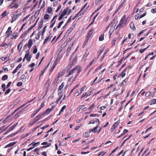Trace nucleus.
I'll use <instances>...</instances> for the list:
<instances>
[{"instance_id": "1", "label": "nucleus", "mask_w": 156, "mask_h": 156, "mask_svg": "<svg viewBox=\"0 0 156 156\" xmlns=\"http://www.w3.org/2000/svg\"><path fill=\"white\" fill-rule=\"evenodd\" d=\"M82 69L80 66H75L73 69L71 70L68 73L66 77H69L72 75L73 73L75 72L76 71H77V73L75 75L74 77L73 76L71 77L70 80L73 79L72 82H73L76 79L77 77L78 76L80 72H81Z\"/></svg>"}, {"instance_id": "2", "label": "nucleus", "mask_w": 156, "mask_h": 156, "mask_svg": "<svg viewBox=\"0 0 156 156\" xmlns=\"http://www.w3.org/2000/svg\"><path fill=\"white\" fill-rule=\"evenodd\" d=\"M126 15H124L122 16L120 20V22L116 27V29L119 28V29L123 28V27L126 26L127 23V19L126 18Z\"/></svg>"}, {"instance_id": "3", "label": "nucleus", "mask_w": 156, "mask_h": 156, "mask_svg": "<svg viewBox=\"0 0 156 156\" xmlns=\"http://www.w3.org/2000/svg\"><path fill=\"white\" fill-rule=\"evenodd\" d=\"M96 126L94 127L92 129H89V132H93L94 133H95L97 131V129L98 128V126L100 124V122L98 119H96Z\"/></svg>"}, {"instance_id": "4", "label": "nucleus", "mask_w": 156, "mask_h": 156, "mask_svg": "<svg viewBox=\"0 0 156 156\" xmlns=\"http://www.w3.org/2000/svg\"><path fill=\"white\" fill-rule=\"evenodd\" d=\"M72 57L71 56V57ZM71 58H70V62L68 65V67L70 69H71L72 66H74L75 64L77 62V57L76 56L71 61Z\"/></svg>"}, {"instance_id": "5", "label": "nucleus", "mask_w": 156, "mask_h": 156, "mask_svg": "<svg viewBox=\"0 0 156 156\" xmlns=\"http://www.w3.org/2000/svg\"><path fill=\"white\" fill-rule=\"evenodd\" d=\"M69 8L68 7L66 8L63 10V12L61 13V15L58 18L59 20H61L66 14H67Z\"/></svg>"}, {"instance_id": "6", "label": "nucleus", "mask_w": 156, "mask_h": 156, "mask_svg": "<svg viewBox=\"0 0 156 156\" xmlns=\"http://www.w3.org/2000/svg\"><path fill=\"white\" fill-rule=\"evenodd\" d=\"M93 90H91L90 91H89V92H87V91L86 93H83L81 95L80 97V99H82L83 98H86L87 97L89 96L91 94L93 93Z\"/></svg>"}, {"instance_id": "7", "label": "nucleus", "mask_w": 156, "mask_h": 156, "mask_svg": "<svg viewBox=\"0 0 156 156\" xmlns=\"http://www.w3.org/2000/svg\"><path fill=\"white\" fill-rule=\"evenodd\" d=\"M35 26V25H33L31 26L30 27H29L28 29L26 31H25L22 34L21 36V37L22 38H24L25 37L26 35L28 33H29L30 30H31L33 28H34Z\"/></svg>"}, {"instance_id": "8", "label": "nucleus", "mask_w": 156, "mask_h": 156, "mask_svg": "<svg viewBox=\"0 0 156 156\" xmlns=\"http://www.w3.org/2000/svg\"><path fill=\"white\" fill-rule=\"evenodd\" d=\"M33 44V40L32 39H30L28 42L27 44H26L24 46V48L25 49L28 46V50H30L31 48V47L32 46Z\"/></svg>"}, {"instance_id": "9", "label": "nucleus", "mask_w": 156, "mask_h": 156, "mask_svg": "<svg viewBox=\"0 0 156 156\" xmlns=\"http://www.w3.org/2000/svg\"><path fill=\"white\" fill-rule=\"evenodd\" d=\"M98 59V57H95L94 59L91 60L90 63L87 65V66H86L85 71H86L87 69H88L90 66H92V65L93 64L94 62L96 61Z\"/></svg>"}, {"instance_id": "10", "label": "nucleus", "mask_w": 156, "mask_h": 156, "mask_svg": "<svg viewBox=\"0 0 156 156\" xmlns=\"http://www.w3.org/2000/svg\"><path fill=\"white\" fill-rule=\"evenodd\" d=\"M30 50H27L26 52V54L25 55V58L27 59V61H30L31 60V55H30L29 51Z\"/></svg>"}, {"instance_id": "11", "label": "nucleus", "mask_w": 156, "mask_h": 156, "mask_svg": "<svg viewBox=\"0 0 156 156\" xmlns=\"http://www.w3.org/2000/svg\"><path fill=\"white\" fill-rule=\"evenodd\" d=\"M50 79H48L46 81V82L44 84L45 87H47V89L46 91V94H45V95H46L47 93L48 92V91L49 90V87L50 86Z\"/></svg>"}, {"instance_id": "12", "label": "nucleus", "mask_w": 156, "mask_h": 156, "mask_svg": "<svg viewBox=\"0 0 156 156\" xmlns=\"http://www.w3.org/2000/svg\"><path fill=\"white\" fill-rule=\"evenodd\" d=\"M120 122V121H117L115 122L113 124L111 128V132H113L115 130V129L117 126L118 125Z\"/></svg>"}, {"instance_id": "13", "label": "nucleus", "mask_w": 156, "mask_h": 156, "mask_svg": "<svg viewBox=\"0 0 156 156\" xmlns=\"http://www.w3.org/2000/svg\"><path fill=\"white\" fill-rule=\"evenodd\" d=\"M126 1V0H124L123 1L122 3L120 4V5L118 6L117 9H116L115 13H116L118 12L119 10L121 9V8L124 5Z\"/></svg>"}, {"instance_id": "14", "label": "nucleus", "mask_w": 156, "mask_h": 156, "mask_svg": "<svg viewBox=\"0 0 156 156\" xmlns=\"http://www.w3.org/2000/svg\"><path fill=\"white\" fill-rule=\"evenodd\" d=\"M35 98H36L35 97H34V99H32V100H30V101H28L26 103V104H23V105H21V107H19V108H16V109L13 112H12V113L11 115H13V114H14V112H16V111H17L20 108H21V107H23L24 106V105H26V104H28V103H30V102H31L32 101H33V100L35 99Z\"/></svg>"}, {"instance_id": "15", "label": "nucleus", "mask_w": 156, "mask_h": 156, "mask_svg": "<svg viewBox=\"0 0 156 156\" xmlns=\"http://www.w3.org/2000/svg\"><path fill=\"white\" fill-rule=\"evenodd\" d=\"M44 115V114L41 113L37 115L35 118H34L35 121L36 122L39 120V119L42 118L43 115Z\"/></svg>"}, {"instance_id": "16", "label": "nucleus", "mask_w": 156, "mask_h": 156, "mask_svg": "<svg viewBox=\"0 0 156 156\" xmlns=\"http://www.w3.org/2000/svg\"><path fill=\"white\" fill-rule=\"evenodd\" d=\"M93 31L94 29H93L90 30L87 33L86 37L89 39L92 36Z\"/></svg>"}, {"instance_id": "17", "label": "nucleus", "mask_w": 156, "mask_h": 156, "mask_svg": "<svg viewBox=\"0 0 156 156\" xmlns=\"http://www.w3.org/2000/svg\"><path fill=\"white\" fill-rule=\"evenodd\" d=\"M107 32V29L105 30L103 33L101 35H100L99 37V40L100 41H102L104 39V37L105 35V34Z\"/></svg>"}, {"instance_id": "18", "label": "nucleus", "mask_w": 156, "mask_h": 156, "mask_svg": "<svg viewBox=\"0 0 156 156\" xmlns=\"http://www.w3.org/2000/svg\"><path fill=\"white\" fill-rule=\"evenodd\" d=\"M66 70L65 69L60 71L58 74V77L59 78L64 75Z\"/></svg>"}, {"instance_id": "19", "label": "nucleus", "mask_w": 156, "mask_h": 156, "mask_svg": "<svg viewBox=\"0 0 156 156\" xmlns=\"http://www.w3.org/2000/svg\"><path fill=\"white\" fill-rule=\"evenodd\" d=\"M57 16L58 15H55L51 21V23H53L54 25L55 24V23L56 21V19L57 18Z\"/></svg>"}, {"instance_id": "20", "label": "nucleus", "mask_w": 156, "mask_h": 156, "mask_svg": "<svg viewBox=\"0 0 156 156\" xmlns=\"http://www.w3.org/2000/svg\"><path fill=\"white\" fill-rule=\"evenodd\" d=\"M51 111L50 108H48L44 112H43L42 113L44 114V115L45 114L48 115L49 114Z\"/></svg>"}, {"instance_id": "21", "label": "nucleus", "mask_w": 156, "mask_h": 156, "mask_svg": "<svg viewBox=\"0 0 156 156\" xmlns=\"http://www.w3.org/2000/svg\"><path fill=\"white\" fill-rule=\"evenodd\" d=\"M74 28V27L73 26H72L70 28H69V29L67 31L66 33V34L68 35H69L71 32L72 31Z\"/></svg>"}, {"instance_id": "22", "label": "nucleus", "mask_w": 156, "mask_h": 156, "mask_svg": "<svg viewBox=\"0 0 156 156\" xmlns=\"http://www.w3.org/2000/svg\"><path fill=\"white\" fill-rule=\"evenodd\" d=\"M126 69H126L123 70L122 72H121V73L120 74L119 76H121L122 78L124 77L126 74L125 72L126 70Z\"/></svg>"}, {"instance_id": "23", "label": "nucleus", "mask_w": 156, "mask_h": 156, "mask_svg": "<svg viewBox=\"0 0 156 156\" xmlns=\"http://www.w3.org/2000/svg\"><path fill=\"white\" fill-rule=\"evenodd\" d=\"M66 107V105H63L62 106V108L61 110H60V111L59 112V114L57 115V116H58V115H60V114L62 113V112H63L64 110L65 109Z\"/></svg>"}, {"instance_id": "24", "label": "nucleus", "mask_w": 156, "mask_h": 156, "mask_svg": "<svg viewBox=\"0 0 156 156\" xmlns=\"http://www.w3.org/2000/svg\"><path fill=\"white\" fill-rule=\"evenodd\" d=\"M39 111L37 109L36 110H35L34 111V112L33 113V114H32L31 115L30 117L31 118H32L34 117V116H35V115H36L37 114V113Z\"/></svg>"}, {"instance_id": "25", "label": "nucleus", "mask_w": 156, "mask_h": 156, "mask_svg": "<svg viewBox=\"0 0 156 156\" xmlns=\"http://www.w3.org/2000/svg\"><path fill=\"white\" fill-rule=\"evenodd\" d=\"M51 36L50 37V35H49L48 37H47V38H46L44 40V41L43 43V44L44 45V44L47 43L48 41L50 40L51 39Z\"/></svg>"}, {"instance_id": "26", "label": "nucleus", "mask_w": 156, "mask_h": 156, "mask_svg": "<svg viewBox=\"0 0 156 156\" xmlns=\"http://www.w3.org/2000/svg\"><path fill=\"white\" fill-rule=\"evenodd\" d=\"M73 45H74V44L73 43L72 44V45L68 47L67 49L66 50V52L68 54L69 53L70 51L72 48H73Z\"/></svg>"}, {"instance_id": "27", "label": "nucleus", "mask_w": 156, "mask_h": 156, "mask_svg": "<svg viewBox=\"0 0 156 156\" xmlns=\"http://www.w3.org/2000/svg\"><path fill=\"white\" fill-rule=\"evenodd\" d=\"M57 65V63L55 62L52 65V66H51V69L49 72V73H51L52 72L53 70L54 69L56 65Z\"/></svg>"}, {"instance_id": "28", "label": "nucleus", "mask_w": 156, "mask_h": 156, "mask_svg": "<svg viewBox=\"0 0 156 156\" xmlns=\"http://www.w3.org/2000/svg\"><path fill=\"white\" fill-rule=\"evenodd\" d=\"M52 11V8L50 6H48L46 10V12L48 13H50Z\"/></svg>"}, {"instance_id": "29", "label": "nucleus", "mask_w": 156, "mask_h": 156, "mask_svg": "<svg viewBox=\"0 0 156 156\" xmlns=\"http://www.w3.org/2000/svg\"><path fill=\"white\" fill-rule=\"evenodd\" d=\"M18 6V3H15V4L13 5H10V8L11 9L15 8L17 9V8Z\"/></svg>"}, {"instance_id": "30", "label": "nucleus", "mask_w": 156, "mask_h": 156, "mask_svg": "<svg viewBox=\"0 0 156 156\" xmlns=\"http://www.w3.org/2000/svg\"><path fill=\"white\" fill-rule=\"evenodd\" d=\"M72 16H71L68 19L66 23V24H65V25L63 27V28H64L66 27L68 25V24L70 22L71 20V18Z\"/></svg>"}, {"instance_id": "31", "label": "nucleus", "mask_w": 156, "mask_h": 156, "mask_svg": "<svg viewBox=\"0 0 156 156\" xmlns=\"http://www.w3.org/2000/svg\"><path fill=\"white\" fill-rule=\"evenodd\" d=\"M89 39L87 38L86 37V39L85 40V41H84L83 44V45L82 46V47L83 48H84L85 47V46L87 45V44L88 42L89 41Z\"/></svg>"}, {"instance_id": "32", "label": "nucleus", "mask_w": 156, "mask_h": 156, "mask_svg": "<svg viewBox=\"0 0 156 156\" xmlns=\"http://www.w3.org/2000/svg\"><path fill=\"white\" fill-rule=\"evenodd\" d=\"M114 30V29L113 28V27H111L110 28V30L109 31V37H110L112 34L113 33V30Z\"/></svg>"}, {"instance_id": "33", "label": "nucleus", "mask_w": 156, "mask_h": 156, "mask_svg": "<svg viewBox=\"0 0 156 156\" xmlns=\"http://www.w3.org/2000/svg\"><path fill=\"white\" fill-rule=\"evenodd\" d=\"M90 135L89 133L88 132H86L83 134V136L85 138L88 137Z\"/></svg>"}, {"instance_id": "34", "label": "nucleus", "mask_w": 156, "mask_h": 156, "mask_svg": "<svg viewBox=\"0 0 156 156\" xmlns=\"http://www.w3.org/2000/svg\"><path fill=\"white\" fill-rule=\"evenodd\" d=\"M64 86V83L63 82L61 84V85L59 86V88H58V91H59L61 90Z\"/></svg>"}, {"instance_id": "35", "label": "nucleus", "mask_w": 156, "mask_h": 156, "mask_svg": "<svg viewBox=\"0 0 156 156\" xmlns=\"http://www.w3.org/2000/svg\"><path fill=\"white\" fill-rule=\"evenodd\" d=\"M130 28L134 30H135L136 29V27H135V26L134 25V23L133 22L131 23L130 24Z\"/></svg>"}, {"instance_id": "36", "label": "nucleus", "mask_w": 156, "mask_h": 156, "mask_svg": "<svg viewBox=\"0 0 156 156\" xmlns=\"http://www.w3.org/2000/svg\"><path fill=\"white\" fill-rule=\"evenodd\" d=\"M124 59V57H123L119 61L117 62L118 65L116 67H117L119 66H120V64H121L122 63V61Z\"/></svg>"}, {"instance_id": "37", "label": "nucleus", "mask_w": 156, "mask_h": 156, "mask_svg": "<svg viewBox=\"0 0 156 156\" xmlns=\"http://www.w3.org/2000/svg\"><path fill=\"white\" fill-rule=\"evenodd\" d=\"M150 46V45H149L148 46V47L146 48H144L143 49H140L139 50V52L141 53H143L144 52V51H145V50L147 49Z\"/></svg>"}, {"instance_id": "38", "label": "nucleus", "mask_w": 156, "mask_h": 156, "mask_svg": "<svg viewBox=\"0 0 156 156\" xmlns=\"http://www.w3.org/2000/svg\"><path fill=\"white\" fill-rule=\"evenodd\" d=\"M150 105L156 104V99H152L150 102Z\"/></svg>"}, {"instance_id": "39", "label": "nucleus", "mask_w": 156, "mask_h": 156, "mask_svg": "<svg viewBox=\"0 0 156 156\" xmlns=\"http://www.w3.org/2000/svg\"><path fill=\"white\" fill-rule=\"evenodd\" d=\"M45 101H44L40 105V107L39 108H37V109L40 111L41 108H42L45 105Z\"/></svg>"}, {"instance_id": "40", "label": "nucleus", "mask_w": 156, "mask_h": 156, "mask_svg": "<svg viewBox=\"0 0 156 156\" xmlns=\"http://www.w3.org/2000/svg\"><path fill=\"white\" fill-rule=\"evenodd\" d=\"M50 17V15L48 14H46L44 16V19L45 20H48Z\"/></svg>"}, {"instance_id": "41", "label": "nucleus", "mask_w": 156, "mask_h": 156, "mask_svg": "<svg viewBox=\"0 0 156 156\" xmlns=\"http://www.w3.org/2000/svg\"><path fill=\"white\" fill-rule=\"evenodd\" d=\"M34 47V50L33 51V53L34 54H35L37 53V46L36 45H35L33 46Z\"/></svg>"}, {"instance_id": "42", "label": "nucleus", "mask_w": 156, "mask_h": 156, "mask_svg": "<svg viewBox=\"0 0 156 156\" xmlns=\"http://www.w3.org/2000/svg\"><path fill=\"white\" fill-rule=\"evenodd\" d=\"M102 65H101L100 66L96 68V69H95L93 73H95L96 72H97V71L101 69V68H102Z\"/></svg>"}, {"instance_id": "43", "label": "nucleus", "mask_w": 156, "mask_h": 156, "mask_svg": "<svg viewBox=\"0 0 156 156\" xmlns=\"http://www.w3.org/2000/svg\"><path fill=\"white\" fill-rule=\"evenodd\" d=\"M87 89L86 86H84L83 87L80 88V91L81 93H82L84 91V90H86Z\"/></svg>"}, {"instance_id": "44", "label": "nucleus", "mask_w": 156, "mask_h": 156, "mask_svg": "<svg viewBox=\"0 0 156 156\" xmlns=\"http://www.w3.org/2000/svg\"><path fill=\"white\" fill-rule=\"evenodd\" d=\"M127 132H128V130H126V129H124L123 131V133L122 134H121L120 135V136H119L117 138H119L120 137H121V136H123V135L126 133Z\"/></svg>"}, {"instance_id": "45", "label": "nucleus", "mask_w": 156, "mask_h": 156, "mask_svg": "<svg viewBox=\"0 0 156 156\" xmlns=\"http://www.w3.org/2000/svg\"><path fill=\"white\" fill-rule=\"evenodd\" d=\"M82 93L80 92V90L79 91H77L74 94V95L76 97H77L79 96Z\"/></svg>"}, {"instance_id": "46", "label": "nucleus", "mask_w": 156, "mask_h": 156, "mask_svg": "<svg viewBox=\"0 0 156 156\" xmlns=\"http://www.w3.org/2000/svg\"><path fill=\"white\" fill-rule=\"evenodd\" d=\"M79 86V84H78L77 85H76V86H75L73 88V89H72L71 91H70V92L69 93V95L71 94H72V93L73 92V90L76 89V88H77Z\"/></svg>"}, {"instance_id": "47", "label": "nucleus", "mask_w": 156, "mask_h": 156, "mask_svg": "<svg viewBox=\"0 0 156 156\" xmlns=\"http://www.w3.org/2000/svg\"><path fill=\"white\" fill-rule=\"evenodd\" d=\"M18 124V122H17L15 124L12 125V126L11 127H10V131L13 130L16 127V126Z\"/></svg>"}, {"instance_id": "48", "label": "nucleus", "mask_w": 156, "mask_h": 156, "mask_svg": "<svg viewBox=\"0 0 156 156\" xmlns=\"http://www.w3.org/2000/svg\"><path fill=\"white\" fill-rule=\"evenodd\" d=\"M63 96V95H61L60 97H59L56 100L55 102V103L56 104H58V101H60Z\"/></svg>"}, {"instance_id": "49", "label": "nucleus", "mask_w": 156, "mask_h": 156, "mask_svg": "<svg viewBox=\"0 0 156 156\" xmlns=\"http://www.w3.org/2000/svg\"><path fill=\"white\" fill-rule=\"evenodd\" d=\"M36 122L35 121V120H34V119L30 121V122L29 124V125L30 126H32L33 125H34L35 123Z\"/></svg>"}, {"instance_id": "50", "label": "nucleus", "mask_w": 156, "mask_h": 156, "mask_svg": "<svg viewBox=\"0 0 156 156\" xmlns=\"http://www.w3.org/2000/svg\"><path fill=\"white\" fill-rule=\"evenodd\" d=\"M103 5H104V4H102L101 5H100V6L98 7L97 9L95 10V12H94L92 13V15H93L94 14L95 12H97V11H98V10L100 9L101 8H102Z\"/></svg>"}, {"instance_id": "51", "label": "nucleus", "mask_w": 156, "mask_h": 156, "mask_svg": "<svg viewBox=\"0 0 156 156\" xmlns=\"http://www.w3.org/2000/svg\"><path fill=\"white\" fill-rule=\"evenodd\" d=\"M22 42H20L19 44L18 45V49H20V50H21V48L22 46Z\"/></svg>"}, {"instance_id": "52", "label": "nucleus", "mask_w": 156, "mask_h": 156, "mask_svg": "<svg viewBox=\"0 0 156 156\" xmlns=\"http://www.w3.org/2000/svg\"><path fill=\"white\" fill-rule=\"evenodd\" d=\"M95 105L94 103H93L92 104V105H91L88 108L89 110H91L93 108L95 107Z\"/></svg>"}, {"instance_id": "53", "label": "nucleus", "mask_w": 156, "mask_h": 156, "mask_svg": "<svg viewBox=\"0 0 156 156\" xmlns=\"http://www.w3.org/2000/svg\"><path fill=\"white\" fill-rule=\"evenodd\" d=\"M8 78V76L7 75H5L3 76L2 77V80H7Z\"/></svg>"}, {"instance_id": "54", "label": "nucleus", "mask_w": 156, "mask_h": 156, "mask_svg": "<svg viewBox=\"0 0 156 156\" xmlns=\"http://www.w3.org/2000/svg\"><path fill=\"white\" fill-rule=\"evenodd\" d=\"M64 22V21H61V22H60L58 24V25L57 26V28L58 29H59V28H60L61 27V26L63 24Z\"/></svg>"}, {"instance_id": "55", "label": "nucleus", "mask_w": 156, "mask_h": 156, "mask_svg": "<svg viewBox=\"0 0 156 156\" xmlns=\"http://www.w3.org/2000/svg\"><path fill=\"white\" fill-rule=\"evenodd\" d=\"M47 26H45L43 28L42 31V35L43 36L44 33H45L46 30V29Z\"/></svg>"}, {"instance_id": "56", "label": "nucleus", "mask_w": 156, "mask_h": 156, "mask_svg": "<svg viewBox=\"0 0 156 156\" xmlns=\"http://www.w3.org/2000/svg\"><path fill=\"white\" fill-rule=\"evenodd\" d=\"M20 130H21L15 132L14 133H12L10 134V137H13V136H14L15 135L18 133L19 132H20Z\"/></svg>"}, {"instance_id": "57", "label": "nucleus", "mask_w": 156, "mask_h": 156, "mask_svg": "<svg viewBox=\"0 0 156 156\" xmlns=\"http://www.w3.org/2000/svg\"><path fill=\"white\" fill-rule=\"evenodd\" d=\"M154 54V53L153 52H151V53L148 54L147 56L145 57L144 58V60H146L147 58L148 57V56H150L151 55H153Z\"/></svg>"}, {"instance_id": "58", "label": "nucleus", "mask_w": 156, "mask_h": 156, "mask_svg": "<svg viewBox=\"0 0 156 156\" xmlns=\"http://www.w3.org/2000/svg\"><path fill=\"white\" fill-rule=\"evenodd\" d=\"M145 31V30H141L140 32L138 34L137 36L139 37L140 35L142 34Z\"/></svg>"}, {"instance_id": "59", "label": "nucleus", "mask_w": 156, "mask_h": 156, "mask_svg": "<svg viewBox=\"0 0 156 156\" xmlns=\"http://www.w3.org/2000/svg\"><path fill=\"white\" fill-rule=\"evenodd\" d=\"M26 77L24 74H22L21 75L20 78L21 80H24L26 79Z\"/></svg>"}, {"instance_id": "60", "label": "nucleus", "mask_w": 156, "mask_h": 156, "mask_svg": "<svg viewBox=\"0 0 156 156\" xmlns=\"http://www.w3.org/2000/svg\"><path fill=\"white\" fill-rule=\"evenodd\" d=\"M61 5H58L57 8L55 10V12H58L60 10V9H61Z\"/></svg>"}, {"instance_id": "61", "label": "nucleus", "mask_w": 156, "mask_h": 156, "mask_svg": "<svg viewBox=\"0 0 156 156\" xmlns=\"http://www.w3.org/2000/svg\"><path fill=\"white\" fill-rule=\"evenodd\" d=\"M139 13H138L135 16V19L136 20H137L139 19Z\"/></svg>"}, {"instance_id": "62", "label": "nucleus", "mask_w": 156, "mask_h": 156, "mask_svg": "<svg viewBox=\"0 0 156 156\" xmlns=\"http://www.w3.org/2000/svg\"><path fill=\"white\" fill-rule=\"evenodd\" d=\"M30 16V15H27L26 16V17L24 18H23V19L22 20V21H21V22H24L26 20H27V19H28V18H29Z\"/></svg>"}, {"instance_id": "63", "label": "nucleus", "mask_w": 156, "mask_h": 156, "mask_svg": "<svg viewBox=\"0 0 156 156\" xmlns=\"http://www.w3.org/2000/svg\"><path fill=\"white\" fill-rule=\"evenodd\" d=\"M151 93L150 91H148V92H146L145 93V96L146 97H148L150 96L151 94Z\"/></svg>"}, {"instance_id": "64", "label": "nucleus", "mask_w": 156, "mask_h": 156, "mask_svg": "<svg viewBox=\"0 0 156 156\" xmlns=\"http://www.w3.org/2000/svg\"><path fill=\"white\" fill-rule=\"evenodd\" d=\"M151 12L153 13H154L156 12V7L154 9H151Z\"/></svg>"}]
</instances>
